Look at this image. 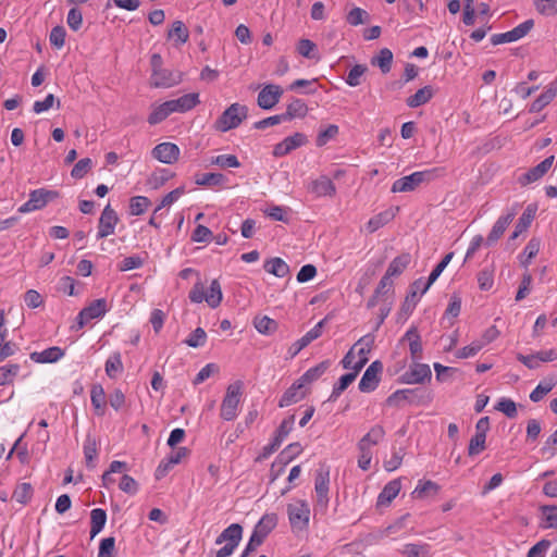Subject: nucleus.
<instances>
[{
  "label": "nucleus",
  "mask_w": 557,
  "mask_h": 557,
  "mask_svg": "<svg viewBox=\"0 0 557 557\" xmlns=\"http://www.w3.org/2000/svg\"><path fill=\"white\" fill-rule=\"evenodd\" d=\"M308 190L315 197H332L336 193V187L327 176L322 175L309 184Z\"/></svg>",
  "instance_id": "4be33fe9"
},
{
  "label": "nucleus",
  "mask_w": 557,
  "mask_h": 557,
  "mask_svg": "<svg viewBox=\"0 0 557 557\" xmlns=\"http://www.w3.org/2000/svg\"><path fill=\"white\" fill-rule=\"evenodd\" d=\"M401 484L400 480H392L389 481L382 490V492L377 496L376 506L377 507H385L388 506L394 498L398 495L400 492Z\"/></svg>",
  "instance_id": "393cba45"
},
{
  "label": "nucleus",
  "mask_w": 557,
  "mask_h": 557,
  "mask_svg": "<svg viewBox=\"0 0 557 557\" xmlns=\"http://www.w3.org/2000/svg\"><path fill=\"white\" fill-rule=\"evenodd\" d=\"M382 371H383L382 362L379 360L373 361L367 368V370L364 371V373L359 382L358 387H359L360 392H362V393L373 392L377 387V385L381 381L380 374L382 373Z\"/></svg>",
  "instance_id": "f8f14e48"
},
{
  "label": "nucleus",
  "mask_w": 557,
  "mask_h": 557,
  "mask_svg": "<svg viewBox=\"0 0 557 557\" xmlns=\"http://www.w3.org/2000/svg\"><path fill=\"white\" fill-rule=\"evenodd\" d=\"M431 400V395L423 388H405L398 389L389 395L386 399V404L389 406L398 405L401 401L409 404H426Z\"/></svg>",
  "instance_id": "423d86ee"
},
{
  "label": "nucleus",
  "mask_w": 557,
  "mask_h": 557,
  "mask_svg": "<svg viewBox=\"0 0 557 557\" xmlns=\"http://www.w3.org/2000/svg\"><path fill=\"white\" fill-rule=\"evenodd\" d=\"M64 356V350L58 346L49 347L42 351H34L30 359L37 363H53Z\"/></svg>",
  "instance_id": "cd10ccee"
},
{
  "label": "nucleus",
  "mask_w": 557,
  "mask_h": 557,
  "mask_svg": "<svg viewBox=\"0 0 557 557\" xmlns=\"http://www.w3.org/2000/svg\"><path fill=\"white\" fill-rule=\"evenodd\" d=\"M84 457L86 467L88 469H95L96 468V459L98 457V449H97V442L94 437L90 435H87L85 442H84Z\"/></svg>",
  "instance_id": "a19ab883"
},
{
  "label": "nucleus",
  "mask_w": 557,
  "mask_h": 557,
  "mask_svg": "<svg viewBox=\"0 0 557 557\" xmlns=\"http://www.w3.org/2000/svg\"><path fill=\"white\" fill-rule=\"evenodd\" d=\"M535 213L536 207L534 205H529L521 214V216L519 218L518 223L515 226L517 231L522 233L525 232L530 227L532 221L534 220Z\"/></svg>",
  "instance_id": "052dcab7"
},
{
  "label": "nucleus",
  "mask_w": 557,
  "mask_h": 557,
  "mask_svg": "<svg viewBox=\"0 0 557 557\" xmlns=\"http://www.w3.org/2000/svg\"><path fill=\"white\" fill-rule=\"evenodd\" d=\"M288 520L293 530L302 531L308 528L310 507L306 500H296L287 505Z\"/></svg>",
  "instance_id": "0eeeda50"
},
{
  "label": "nucleus",
  "mask_w": 557,
  "mask_h": 557,
  "mask_svg": "<svg viewBox=\"0 0 557 557\" xmlns=\"http://www.w3.org/2000/svg\"><path fill=\"white\" fill-rule=\"evenodd\" d=\"M172 113L174 112L168 100L159 106L153 107L147 121L150 125H156L164 121Z\"/></svg>",
  "instance_id": "c03bdc74"
},
{
  "label": "nucleus",
  "mask_w": 557,
  "mask_h": 557,
  "mask_svg": "<svg viewBox=\"0 0 557 557\" xmlns=\"http://www.w3.org/2000/svg\"><path fill=\"white\" fill-rule=\"evenodd\" d=\"M243 536V527L238 523H232L216 537L215 543L225 545L216 550L215 557H228L231 556L237 545L239 544Z\"/></svg>",
  "instance_id": "7ed1b4c3"
},
{
  "label": "nucleus",
  "mask_w": 557,
  "mask_h": 557,
  "mask_svg": "<svg viewBox=\"0 0 557 557\" xmlns=\"http://www.w3.org/2000/svg\"><path fill=\"white\" fill-rule=\"evenodd\" d=\"M330 367V361L324 360L317 364L315 367H312L308 369L300 377V382L306 385L310 384L314 381H317Z\"/></svg>",
  "instance_id": "de8ad7c7"
},
{
  "label": "nucleus",
  "mask_w": 557,
  "mask_h": 557,
  "mask_svg": "<svg viewBox=\"0 0 557 557\" xmlns=\"http://www.w3.org/2000/svg\"><path fill=\"white\" fill-rule=\"evenodd\" d=\"M107 512L104 509L95 508L90 512V537H95L104 528Z\"/></svg>",
  "instance_id": "ea45409f"
},
{
  "label": "nucleus",
  "mask_w": 557,
  "mask_h": 557,
  "mask_svg": "<svg viewBox=\"0 0 557 557\" xmlns=\"http://www.w3.org/2000/svg\"><path fill=\"white\" fill-rule=\"evenodd\" d=\"M432 372L426 363L420 361H412L409 369L399 377L403 384H423L425 381H431Z\"/></svg>",
  "instance_id": "1a4fd4ad"
},
{
  "label": "nucleus",
  "mask_w": 557,
  "mask_h": 557,
  "mask_svg": "<svg viewBox=\"0 0 557 557\" xmlns=\"http://www.w3.org/2000/svg\"><path fill=\"white\" fill-rule=\"evenodd\" d=\"M33 492L32 485L24 482L15 487L12 498L22 505H26L32 499Z\"/></svg>",
  "instance_id": "bf43d9fd"
},
{
  "label": "nucleus",
  "mask_w": 557,
  "mask_h": 557,
  "mask_svg": "<svg viewBox=\"0 0 557 557\" xmlns=\"http://www.w3.org/2000/svg\"><path fill=\"white\" fill-rule=\"evenodd\" d=\"M434 96V89L431 85H426L418 89L412 96L408 97L406 103L409 108H418L428 103Z\"/></svg>",
  "instance_id": "2f4dec72"
},
{
  "label": "nucleus",
  "mask_w": 557,
  "mask_h": 557,
  "mask_svg": "<svg viewBox=\"0 0 557 557\" xmlns=\"http://www.w3.org/2000/svg\"><path fill=\"white\" fill-rule=\"evenodd\" d=\"M166 38L168 40L173 39L175 41V46H181L188 41L189 30L182 21L177 20L171 24V27L166 34Z\"/></svg>",
  "instance_id": "c756f323"
},
{
  "label": "nucleus",
  "mask_w": 557,
  "mask_h": 557,
  "mask_svg": "<svg viewBox=\"0 0 557 557\" xmlns=\"http://www.w3.org/2000/svg\"><path fill=\"white\" fill-rule=\"evenodd\" d=\"M518 205H516L507 214L502 215L497 219L495 224L493 225L487 238L486 244L492 245L496 243L505 233L508 225L512 222L513 218L517 214Z\"/></svg>",
  "instance_id": "a211bd4d"
},
{
  "label": "nucleus",
  "mask_w": 557,
  "mask_h": 557,
  "mask_svg": "<svg viewBox=\"0 0 557 557\" xmlns=\"http://www.w3.org/2000/svg\"><path fill=\"white\" fill-rule=\"evenodd\" d=\"M263 268L268 273L273 274L276 277H285L289 273L288 264L278 257L267 260Z\"/></svg>",
  "instance_id": "c9c22d12"
},
{
  "label": "nucleus",
  "mask_w": 557,
  "mask_h": 557,
  "mask_svg": "<svg viewBox=\"0 0 557 557\" xmlns=\"http://www.w3.org/2000/svg\"><path fill=\"white\" fill-rule=\"evenodd\" d=\"M119 221L120 219L116 211L110 205H107L99 218L97 239H102L114 234Z\"/></svg>",
  "instance_id": "9b49d317"
},
{
  "label": "nucleus",
  "mask_w": 557,
  "mask_h": 557,
  "mask_svg": "<svg viewBox=\"0 0 557 557\" xmlns=\"http://www.w3.org/2000/svg\"><path fill=\"white\" fill-rule=\"evenodd\" d=\"M557 95V83H552L547 89L542 92L530 106L529 112L537 113L541 112L546 106H548Z\"/></svg>",
  "instance_id": "bb28decb"
},
{
  "label": "nucleus",
  "mask_w": 557,
  "mask_h": 557,
  "mask_svg": "<svg viewBox=\"0 0 557 557\" xmlns=\"http://www.w3.org/2000/svg\"><path fill=\"white\" fill-rule=\"evenodd\" d=\"M283 95V89L278 85L269 84L265 85L258 95V106L261 109L270 110L274 108Z\"/></svg>",
  "instance_id": "2eb2a0df"
},
{
  "label": "nucleus",
  "mask_w": 557,
  "mask_h": 557,
  "mask_svg": "<svg viewBox=\"0 0 557 557\" xmlns=\"http://www.w3.org/2000/svg\"><path fill=\"white\" fill-rule=\"evenodd\" d=\"M330 469L321 467L315 472L314 490L319 506L326 507L329 504Z\"/></svg>",
  "instance_id": "ddd939ff"
},
{
  "label": "nucleus",
  "mask_w": 557,
  "mask_h": 557,
  "mask_svg": "<svg viewBox=\"0 0 557 557\" xmlns=\"http://www.w3.org/2000/svg\"><path fill=\"white\" fill-rule=\"evenodd\" d=\"M440 491V485L431 480L419 481L414 491L412 492L416 498H426L432 495H436Z\"/></svg>",
  "instance_id": "09e8293b"
},
{
  "label": "nucleus",
  "mask_w": 557,
  "mask_h": 557,
  "mask_svg": "<svg viewBox=\"0 0 557 557\" xmlns=\"http://www.w3.org/2000/svg\"><path fill=\"white\" fill-rule=\"evenodd\" d=\"M182 82V73L168 69H160L151 73L150 85L156 88H170Z\"/></svg>",
  "instance_id": "4468645a"
},
{
  "label": "nucleus",
  "mask_w": 557,
  "mask_h": 557,
  "mask_svg": "<svg viewBox=\"0 0 557 557\" xmlns=\"http://www.w3.org/2000/svg\"><path fill=\"white\" fill-rule=\"evenodd\" d=\"M107 311V300L104 298L96 299L91 301L87 307L81 310L76 318V325H73L72 327L81 330L89 321L103 317Z\"/></svg>",
  "instance_id": "6e6552de"
},
{
  "label": "nucleus",
  "mask_w": 557,
  "mask_h": 557,
  "mask_svg": "<svg viewBox=\"0 0 557 557\" xmlns=\"http://www.w3.org/2000/svg\"><path fill=\"white\" fill-rule=\"evenodd\" d=\"M302 451V447L299 443H292L285 447L278 455L280 462L285 466L297 457Z\"/></svg>",
  "instance_id": "69168bd1"
},
{
  "label": "nucleus",
  "mask_w": 557,
  "mask_h": 557,
  "mask_svg": "<svg viewBox=\"0 0 557 557\" xmlns=\"http://www.w3.org/2000/svg\"><path fill=\"white\" fill-rule=\"evenodd\" d=\"M18 372L20 366L17 363L0 367V386L12 384Z\"/></svg>",
  "instance_id": "680f3d73"
},
{
  "label": "nucleus",
  "mask_w": 557,
  "mask_h": 557,
  "mask_svg": "<svg viewBox=\"0 0 557 557\" xmlns=\"http://www.w3.org/2000/svg\"><path fill=\"white\" fill-rule=\"evenodd\" d=\"M222 299L223 294L220 282L218 280H213L210 284L209 290L206 293V302L209 307L214 309L220 306Z\"/></svg>",
  "instance_id": "3c124183"
},
{
  "label": "nucleus",
  "mask_w": 557,
  "mask_h": 557,
  "mask_svg": "<svg viewBox=\"0 0 557 557\" xmlns=\"http://www.w3.org/2000/svg\"><path fill=\"white\" fill-rule=\"evenodd\" d=\"M92 165L94 162L90 158H83L73 166L71 176L81 180L92 169Z\"/></svg>",
  "instance_id": "0e129e2a"
},
{
  "label": "nucleus",
  "mask_w": 557,
  "mask_h": 557,
  "mask_svg": "<svg viewBox=\"0 0 557 557\" xmlns=\"http://www.w3.org/2000/svg\"><path fill=\"white\" fill-rule=\"evenodd\" d=\"M195 183L199 186H223L227 177L222 173H203L195 176Z\"/></svg>",
  "instance_id": "e433bc0d"
},
{
  "label": "nucleus",
  "mask_w": 557,
  "mask_h": 557,
  "mask_svg": "<svg viewBox=\"0 0 557 557\" xmlns=\"http://www.w3.org/2000/svg\"><path fill=\"white\" fill-rule=\"evenodd\" d=\"M244 383L236 381L226 387L225 396L220 408V417L225 421H233L237 417L238 406L243 396Z\"/></svg>",
  "instance_id": "f03ea898"
},
{
  "label": "nucleus",
  "mask_w": 557,
  "mask_h": 557,
  "mask_svg": "<svg viewBox=\"0 0 557 557\" xmlns=\"http://www.w3.org/2000/svg\"><path fill=\"white\" fill-rule=\"evenodd\" d=\"M91 405L98 416L106 412V393L101 385H94L90 392Z\"/></svg>",
  "instance_id": "a18cd8bd"
},
{
  "label": "nucleus",
  "mask_w": 557,
  "mask_h": 557,
  "mask_svg": "<svg viewBox=\"0 0 557 557\" xmlns=\"http://www.w3.org/2000/svg\"><path fill=\"white\" fill-rule=\"evenodd\" d=\"M361 369L362 361L356 362L352 367V372L342 375L338 382L333 387L330 400H336L342 395V393L356 380Z\"/></svg>",
  "instance_id": "b1692460"
},
{
  "label": "nucleus",
  "mask_w": 557,
  "mask_h": 557,
  "mask_svg": "<svg viewBox=\"0 0 557 557\" xmlns=\"http://www.w3.org/2000/svg\"><path fill=\"white\" fill-rule=\"evenodd\" d=\"M409 342V350L412 361L422 359V342L417 326H411L403 336L400 342Z\"/></svg>",
  "instance_id": "5701e85b"
},
{
  "label": "nucleus",
  "mask_w": 557,
  "mask_h": 557,
  "mask_svg": "<svg viewBox=\"0 0 557 557\" xmlns=\"http://www.w3.org/2000/svg\"><path fill=\"white\" fill-rule=\"evenodd\" d=\"M296 51L306 59L320 60L318 46L310 39H300L297 44Z\"/></svg>",
  "instance_id": "37998d69"
},
{
  "label": "nucleus",
  "mask_w": 557,
  "mask_h": 557,
  "mask_svg": "<svg viewBox=\"0 0 557 557\" xmlns=\"http://www.w3.org/2000/svg\"><path fill=\"white\" fill-rule=\"evenodd\" d=\"M541 239L537 237H532L527 246L524 247L523 252L520 256V263L522 267L528 268L531 263V260L536 257L540 251Z\"/></svg>",
  "instance_id": "49530a36"
},
{
  "label": "nucleus",
  "mask_w": 557,
  "mask_h": 557,
  "mask_svg": "<svg viewBox=\"0 0 557 557\" xmlns=\"http://www.w3.org/2000/svg\"><path fill=\"white\" fill-rule=\"evenodd\" d=\"M430 546L428 544L409 543L404 545L401 554L407 557H429Z\"/></svg>",
  "instance_id": "4d7b16f0"
},
{
  "label": "nucleus",
  "mask_w": 557,
  "mask_h": 557,
  "mask_svg": "<svg viewBox=\"0 0 557 557\" xmlns=\"http://www.w3.org/2000/svg\"><path fill=\"white\" fill-rule=\"evenodd\" d=\"M211 165H216L221 169L239 168L240 162L235 154H219L210 159Z\"/></svg>",
  "instance_id": "6e6d98bb"
},
{
  "label": "nucleus",
  "mask_w": 557,
  "mask_h": 557,
  "mask_svg": "<svg viewBox=\"0 0 557 557\" xmlns=\"http://www.w3.org/2000/svg\"><path fill=\"white\" fill-rule=\"evenodd\" d=\"M557 384L555 377H548L542 381L530 394V399L534 403L542 400Z\"/></svg>",
  "instance_id": "8fccbe9b"
},
{
  "label": "nucleus",
  "mask_w": 557,
  "mask_h": 557,
  "mask_svg": "<svg viewBox=\"0 0 557 557\" xmlns=\"http://www.w3.org/2000/svg\"><path fill=\"white\" fill-rule=\"evenodd\" d=\"M256 330L261 334H272L277 329V322L267 315L256 317L253 319Z\"/></svg>",
  "instance_id": "5fc2aeb1"
},
{
  "label": "nucleus",
  "mask_w": 557,
  "mask_h": 557,
  "mask_svg": "<svg viewBox=\"0 0 557 557\" xmlns=\"http://www.w3.org/2000/svg\"><path fill=\"white\" fill-rule=\"evenodd\" d=\"M60 197L58 190L46 188H38L29 193V199L23 203L17 211L20 213H28L32 211L40 210L47 206L48 202Z\"/></svg>",
  "instance_id": "39448f33"
},
{
  "label": "nucleus",
  "mask_w": 557,
  "mask_h": 557,
  "mask_svg": "<svg viewBox=\"0 0 557 557\" xmlns=\"http://www.w3.org/2000/svg\"><path fill=\"white\" fill-rule=\"evenodd\" d=\"M307 141V136L305 134L295 133L274 146L273 156L276 158L286 156L293 150L306 145Z\"/></svg>",
  "instance_id": "f3484780"
},
{
  "label": "nucleus",
  "mask_w": 557,
  "mask_h": 557,
  "mask_svg": "<svg viewBox=\"0 0 557 557\" xmlns=\"http://www.w3.org/2000/svg\"><path fill=\"white\" fill-rule=\"evenodd\" d=\"M248 114V108L244 104L233 103L231 104L216 120L215 128L221 132H227L232 128H236Z\"/></svg>",
  "instance_id": "20e7f679"
},
{
  "label": "nucleus",
  "mask_w": 557,
  "mask_h": 557,
  "mask_svg": "<svg viewBox=\"0 0 557 557\" xmlns=\"http://www.w3.org/2000/svg\"><path fill=\"white\" fill-rule=\"evenodd\" d=\"M169 102L173 112L184 113L194 109L199 103V94H186L177 99L169 100Z\"/></svg>",
  "instance_id": "a878e982"
},
{
  "label": "nucleus",
  "mask_w": 557,
  "mask_h": 557,
  "mask_svg": "<svg viewBox=\"0 0 557 557\" xmlns=\"http://www.w3.org/2000/svg\"><path fill=\"white\" fill-rule=\"evenodd\" d=\"M305 385L298 379L282 395L278 407L284 408L302 400L306 397Z\"/></svg>",
  "instance_id": "412c9836"
},
{
  "label": "nucleus",
  "mask_w": 557,
  "mask_h": 557,
  "mask_svg": "<svg viewBox=\"0 0 557 557\" xmlns=\"http://www.w3.org/2000/svg\"><path fill=\"white\" fill-rule=\"evenodd\" d=\"M326 321V318L318 322L311 330H309L301 338L296 341L288 348V355L290 358L296 357L305 347L311 342L319 338L322 335V329Z\"/></svg>",
  "instance_id": "dca6fc26"
},
{
  "label": "nucleus",
  "mask_w": 557,
  "mask_h": 557,
  "mask_svg": "<svg viewBox=\"0 0 557 557\" xmlns=\"http://www.w3.org/2000/svg\"><path fill=\"white\" fill-rule=\"evenodd\" d=\"M278 517L276 513H265L261 517L253 529V533L259 535L263 541L277 525Z\"/></svg>",
  "instance_id": "c85d7f7f"
},
{
  "label": "nucleus",
  "mask_w": 557,
  "mask_h": 557,
  "mask_svg": "<svg viewBox=\"0 0 557 557\" xmlns=\"http://www.w3.org/2000/svg\"><path fill=\"white\" fill-rule=\"evenodd\" d=\"M410 262V253L404 252L391 261L385 274H387V276L389 277L399 276L406 270Z\"/></svg>",
  "instance_id": "72a5a7b5"
},
{
  "label": "nucleus",
  "mask_w": 557,
  "mask_h": 557,
  "mask_svg": "<svg viewBox=\"0 0 557 557\" xmlns=\"http://www.w3.org/2000/svg\"><path fill=\"white\" fill-rule=\"evenodd\" d=\"M127 470H128V466L125 461H119V460L112 461L110 463L109 470L102 474L103 486L108 488L111 484H113L115 482V480L112 478L113 473L127 471Z\"/></svg>",
  "instance_id": "864d4df0"
},
{
  "label": "nucleus",
  "mask_w": 557,
  "mask_h": 557,
  "mask_svg": "<svg viewBox=\"0 0 557 557\" xmlns=\"http://www.w3.org/2000/svg\"><path fill=\"white\" fill-rule=\"evenodd\" d=\"M555 161L554 156H549L546 159H544L542 162H540L537 165L531 168L527 173H524L520 178L519 182L521 185H528L531 183H534L542 178L553 166Z\"/></svg>",
  "instance_id": "6ab92c4d"
},
{
  "label": "nucleus",
  "mask_w": 557,
  "mask_h": 557,
  "mask_svg": "<svg viewBox=\"0 0 557 557\" xmlns=\"http://www.w3.org/2000/svg\"><path fill=\"white\" fill-rule=\"evenodd\" d=\"M339 128L335 124H330L325 129H321L318 133L315 145L318 147L325 146L330 140L334 139L338 135Z\"/></svg>",
  "instance_id": "e2e57ef3"
},
{
  "label": "nucleus",
  "mask_w": 557,
  "mask_h": 557,
  "mask_svg": "<svg viewBox=\"0 0 557 557\" xmlns=\"http://www.w3.org/2000/svg\"><path fill=\"white\" fill-rule=\"evenodd\" d=\"M534 26L532 18L524 21L509 32L494 34L491 36V44L494 46L513 42L527 36Z\"/></svg>",
  "instance_id": "9d476101"
},
{
  "label": "nucleus",
  "mask_w": 557,
  "mask_h": 557,
  "mask_svg": "<svg viewBox=\"0 0 557 557\" xmlns=\"http://www.w3.org/2000/svg\"><path fill=\"white\" fill-rule=\"evenodd\" d=\"M395 211H398V208H389L383 212L377 213L376 215L372 216L368 223H367V230L369 233H374L379 228L386 225L388 222H391L395 218Z\"/></svg>",
  "instance_id": "7c9ffc66"
},
{
  "label": "nucleus",
  "mask_w": 557,
  "mask_h": 557,
  "mask_svg": "<svg viewBox=\"0 0 557 557\" xmlns=\"http://www.w3.org/2000/svg\"><path fill=\"white\" fill-rule=\"evenodd\" d=\"M308 113V107L306 102L301 99H294L286 108V111L283 114V117L286 121H292L296 117H305Z\"/></svg>",
  "instance_id": "f704fd0d"
},
{
  "label": "nucleus",
  "mask_w": 557,
  "mask_h": 557,
  "mask_svg": "<svg viewBox=\"0 0 557 557\" xmlns=\"http://www.w3.org/2000/svg\"><path fill=\"white\" fill-rule=\"evenodd\" d=\"M152 156L162 163L172 164L178 160L180 148L173 143H162L153 148Z\"/></svg>",
  "instance_id": "aec40b11"
},
{
  "label": "nucleus",
  "mask_w": 557,
  "mask_h": 557,
  "mask_svg": "<svg viewBox=\"0 0 557 557\" xmlns=\"http://www.w3.org/2000/svg\"><path fill=\"white\" fill-rule=\"evenodd\" d=\"M497 411L503 412L507 418L513 419L517 417V405L510 398H500L495 406Z\"/></svg>",
  "instance_id": "338daca9"
},
{
  "label": "nucleus",
  "mask_w": 557,
  "mask_h": 557,
  "mask_svg": "<svg viewBox=\"0 0 557 557\" xmlns=\"http://www.w3.org/2000/svg\"><path fill=\"white\" fill-rule=\"evenodd\" d=\"M393 63V52L388 48L380 50L379 54L371 59V65L379 66L383 74L391 72Z\"/></svg>",
  "instance_id": "4c0bfd02"
},
{
  "label": "nucleus",
  "mask_w": 557,
  "mask_h": 557,
  "mask_svg": "<svg viewBox=\"0 0 557 557\" xmlns=\"http://www.w3.org/2000/svg\"><path fill=\"white\" fill-rule=\"evenodd\" d=\"M368 71V66L366 64H356L354 65L345 81H346V84L350 87H357L361 84V78L362 76L366 74V72Z\"/></svg>",
  "instance_id": "13d9d810"
},
{
  "label": "nucleus",
  "mask_w": 557,
  "mask_h": 557,
  "mask_svg": "<svg viewBox=\"0 0 557 557\" xmlns=\"http://www.w3.org/2000/svg\"><path fill=\"white\" fill-rule=\"evenodd\" d=\"M151 206V201L145 196H134L129 199V214L141 215Z\"/></svg>",
  "instance_id": "603ef678"
},
{
  "label": "nucleus",
  "mask_w": 557,
  "mask_h": 557,
  "mask_svg": "<svg viewBox=\"0 0 557 557\" xmlns=\"http://www.w3.org/2000/svg\"><path fill=\"white\" fill-rule=\"evenodd\" d=\"M384 436V428L380 424H375L370 429V431L366 435L361 437L357 446H363L371 449V446L377 445L381 441H383Z\"/></svg>",
  "instance_id": "473e14b6"
},
{
  "label": "nucleus",
  "mask_w": 557,
  "mask_h": 557,
  "mask_svg": "<svg viewBox=\"0 0 557 557\" xmlns=\"http://www.w3.org/2000/svg\"><path fill=\"white\" fill-rule=\"evenodd\" d=\"M106 374L110 379H115L124 370L121 352L115 351L109 356L104 364Z\"/></svg>",
  "instance_id": "58836bf2"
},
{
  "label": "nucleus",
  "mask_w": 557,
  "mask_h": 557,
  "mask_svg": "<svg viewBox=\"0 0 557 557\" xmlns=\"http://www.w3.org/2000/svg\"><path fill=\"white\" fill-rule=\"evenodd\" d=\"M445 166L432 168L424 171L413 172L410 175L396 180L392 185V193L413 191L423 183H431L435 180L446 176Z\"/></svg>",
  "instance_id": "f257e3e1"
},
{
  "label": "nucleus",
  "mask_w": 557,
  "mask_h": 557,
  "mask_svg": "<svg viewBox=\"0 0 557 557\" xmlns=\"http://www.w3.org/2000/svg\"><path fill=\"white\" fill-rule=\"evenodd\" d=\"M368 20V12L358 7L351 9L346 16V22L351 26H358L360 24L366 23Z\"/></svg>",
  "instance_id": "774afa93"
},
{
  "label": "nucleus",
  "mask_w": 557,
  "mask_h": 557,
  "mask_svg": "<svg viewBox=\"0 0 557 557\" xmlns=\"http://www.w3.org/2000/svg\"><path fill=\"white\" fill-rule=\"evenodd\" d=\"M542 513V529H557V506L543 505L540 507Z\"/></svg>",
  "instance_id": "79ce46f5"
}]
</instances>
